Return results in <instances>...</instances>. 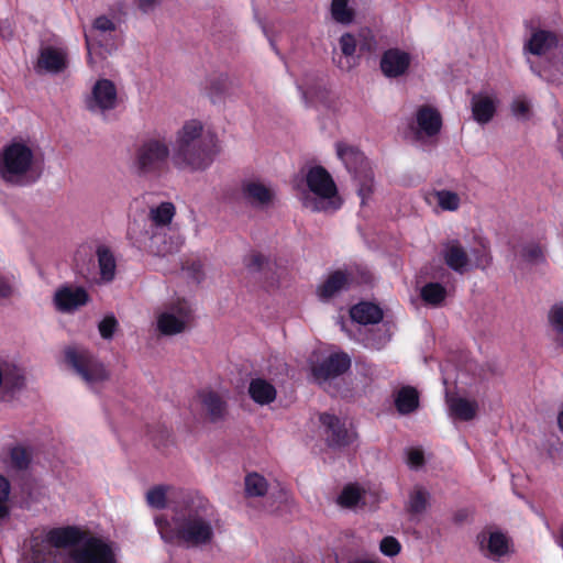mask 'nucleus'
<instances>
[{
	"instance_id": "1",
	"label": "nucleus",
	"mask_w": 563,
	"mask_h": 563,
	"mask_svg": "<svg viewBox=\"0 0 563 563\" xmlns=\"http://www.w3.org/2000/svg\"><path fill=\"white\" fill-rule=\"evenodd\" d=\"M29 563H118L110 543L82 538L76 527L54 528L31 538Z\"/></svg>"
},
{
	"instance_id": "2",
	"label": "nucleus",
	"mask_w": 563,
	"mask_h": 563,
	"mask_svg": "<svg viewBox=\"0 0 563 563\" xmlns=\"http://www.w3.org/2000/svg\"><path fill=\"white\" fill-rule=\"evenodd\" d=\"M180 500L175 507L173 521L157 517L155 525L167 542L175 540L188 547H200L211 543L214 537V514L210 503L192 493H180Z\"/></svg>"
},
{
	"instance_id": "3",
	"label": "nucleus",
	"mask_w": 563,
	"mask_h": 563,
	"mask_svg": "<svg viewBox=\"0 0 563 563\" xmlns=\"http://www.w3.org/2000/svg\"><path fill=\"white\" fill-rule=\"evenodd\" d=\"M216 137L205 130L203 123L197 119L184 122L176 132L173 165L181 170H202L213 161Z\"/></svg>"
},
{
	"instance_id": "4",
	"label": "nucleus",
	"mask_w": 563,
	"mask_h": 563,
	"mask_svg": "<svg viewBox=\"0 0 563 563\" xmlns=\"http://www.w3.org/2000/svg\"><path fill=\"white\" fill-rule=\"evenodd\" d=\"M42 155L30 139L14 137L0 151V179L12 186H26L40 176Z\"/></svg>"
},
{
	"instance_id": "5",
	"label": "nucleus",
	"mask_w": 563,
	"mask_h": 563,
	"mask_svg": "<svg viewBox=\"0 0 563 563\" xmlns=\"http://www.w3.org/2000/svg\"><path fill=\"white\" fill-rule=\"evenodd\" d=\"M295 188L302 206L311 211H334L342 205L336 185L323 167H311Z\"/></svg>"
},
{
	"instance_id": "6",
	"label": "nucleus",
	"mask_w": 563,
	"mask_h": 563,
	"mask_svg": "<svg viewBox=\"0 0 563 563\" xmlns=\"http://www.w3.org/2000/svg\"><path fill=\"white\" fill-rule=\"evenodd\" d=\"M170 148L164 137L147 136L133 150L131 170L141 178L158 179L169 173Z\"/></svg>"
},
{
	"instance_id": "7",
	"label": "nucleus",
	"mask_w": 563,
	"mask_h": 563,
	"mask_svg": "<svg viewBox=\"0 0 563 563\" xmlns=\"http://www.w3.org/2000/svg\"><path fill=\"white\" fill-rule=\"evenodd\" d=\"M336 154L347 170L353 174L357 194L362 203H365L374 187L373 172L367 159L357 148L342 142L336 144Z\"/></svg>"
},
{
	"instance_id": "8",
	"label": "nucleus",
	"mask_w": 563,
	"mask_h": 563,
	"mask_svg": "<svg viewBox=\"0 0 563 563\" xmlns=\"http://www.w3.org/2000/svg\"><path fill=\"white\" fill-rule=\"evenodd\" d=\"M64 354L66 363L89 386L93 387L109 379V372L103 363L88 350L80 346H68Z\"/></svg>"
},
{
	"instance_id": "9",
	"label": "nucleus",
	"mask_w": 563,
	"mask_h": 563,
	"mask_svg": "<svg viewBox=\"0 0 563 563\" xmlns=\"http://www.w3.org/2000/svg\"><path fill=\"white\" fill-rule=\"evenodd\" d=\"M115 25L107 16H99L95 20L92 27L86 33V46L88 51V64L97 68L106 59L107 55L114 49L112 32Z\"/></svg>"
},
{
	"instance_id": "10",
	"label": "nucleus",
	"mask_w": 563,
	"mask_h": 563,
	"mask_svg": "<svg viewBox=\"0 0 563 563\" xmlns=\"http://www.w3.org/2000/svg\"><path fill=\"white\" fill-rule=\"evenodd\" d=\"M350 366L351 358L344 352L329 354L313 352L310 357L311 375L313 380L321 386L344 374Z\"/></svg>"
},
{
	"instance_id": "11",
	"label": "nucleus",
	"mask_w": 563,
	"mask_h": 563,
	"mask_svg": "<svg viewBox=\"0 0 563 563\" xmlns=\"http://www.w3.org/2000/svg\"><path fill=\"white\" fill-rule=\"evenodd\" d=\"M68 66V52L62 43L42 44L35 69L37 73L59 74Z\"/></svg>"
},
{
	"instance_id": "12",
	"label": "nucleus",
	"mask_w": 563,
	"mask_h": 563,
	"mask_svg": "<svg viewBox=\"0 0 563 563\" xmlns=\"http://www.w3.org/2000/svg\"><path fill=\"white\" fill-rule=\"evenodd\" d=\"M558 45V36L549 30L537 26L529 27V34L523 43V54L530 62L529 56H545Z\"/></svg>"
},
{
	"instance_id": "13",
	"label": "nucleus",
	"mask_w": 563,
	"mask_h": 563,
	"mask_svg": "<svg viewBox=\"0 0 563 563\" xmlns=\"http://www.w3.org/2000/svg\"><path fill=\"white\" fill-rule=\"evenodd\" d=\"M477 542L481 553L487 559L500 561L501 558L509 553L510 541L500 531L485 529L478 533Z\"/></svg>"
},
{
	"instance_id": "14",
	"label": "nucleus",
	"mask_w": 563,
	"mask_h": 563,
	"mask_svg": "<svg viewBox=\"0 0 563 563\" xmlns=\"http://www.w3.org/2000/svg\"><path fill=\"white\" fill-rule=\"evenodd\" d=\"M320 422L324 428L325 439L330 446H345L356 438L354 430L347 429L345 422L333 415L322 413Z\"/></svg>"
},
{
	"instance_id": "15",
	"label": "nucleus",
	"mask_w": 563,
	"mask_h": 563,
	"mask_svg": "<svg viewBox=\"0 0 563 563\" xmlns=\"http://www.w3.org/2000/svg\"><path fill=\"white\" fill-rule=\"evenodd\" d=\"M119 103L118 89L113 81L102 78L96 81L91 90L89 108L91 110H112Z\"/></svg>"
},
{
	"instance_id": "16",
	"label": "nucleus",
	"mask_w": 563,
	"mask_h": 563,
	"mask_svg": "<svg viewBox=\"0 0 563 563\" xmlns=\"http://www.w3.org/2000/svg\"><path fill=\"white\" fill-rule=\"evenodd\" d=\"M53 300L59 312L71 313L88 302L89 295L82 287L63 286L55 291Z\"/></svg>"
},
{
	"instance_id": "17",
	"label": "nucleus",
	"mask_w": 563,
	"mask_h": 563,
	"mask_svg": "<svg viewBox=\"0 0 563 563\" xmlns=\"http://www.w3.org/2000/svg\"><path fill=\"white\" fill-rule=\"evenodd\" d=\"M353 283V273L346 269H336L325 277L317 287V296L320 300L325 301L349 289Z\"/></svg>"
},
{
	"instance_id": "18",
	"label": "nucleus",
	"mask_w": 563,
	"mask_h": 563,
	"mask_svg": "<svg viewBox=\"0 0 563 563\" xmlns=\"http://www.w3.org/2000/svg\"><path fill=\"white\" fill-rule=\"evenodd\" d=\"M24 386L22 371L7 361H0V400H9Z\"/></svg>"
},
{
	"instance_id": "19",
	"label": "nucleus",
	"mask_w": 563,
	"mask_h": 563,
	"mask_svg": "<svg viewBox=\"0 0 563 563\" xmlns=\"http://www.w3.org/2000/svg\"><path fill=\"white\" fill-rule=\"evenodd\" d=\"M197 402L200 410L211 422L222 421L227 416V402L217 391L202 389L197 394Z\"/></svg>"
},
{
	"instance_id": "20",
	"label": "nucleus",
	"mask_w": 563,
	"mask_h": 563,
	"mask_svg": "<svg viewBox=\"0 0 563 563\" xmlns=\"http://www.w3.org/2000/svg\"><path fill=\"white\" fill-rule=\"evenodd\" d=\"M499 99L495 92L479 91L471 100L472 114L479 124H486L494 118Z\"/></svg>"
},
{
	"instance_id": "21",
	"label": "nucleus",
	"mask_w": 563,
	"mask_h": 563,
	"mask_svg": "<svg viewBox=\"0 0 563 563\" xmlns=\"http://www.w3.org/2000/svg\"><path fill=\"white\" fill-rule=\"evenodd\" d=\"M411 58L407 52L398 48L386 51L380 59V68L386 77L394 78L404 75L409 68Z\"/></svg>"
},
{
	"instance_id": "22",
	"label": "nucleus",
	"mask_w": 563,
	"mask_h": 563,
	"mask_svg": "<svg viewBox=\"0 0 563 563\" xmlns=\"http://www.w3.org/2000/svg\"><path fill=\"white\" fill-rule=\"evenodd\" d=\"M416 122V134L418 139L437 135L442 125L441 115L438 110L427 106L421 107L417 111Z\"/></svg>"
},
{
	"instance_id": "23",
	"label": "nucleus",
	"mask_w": 563,
	"mask_h": 563,
	"mask_svg": "<svg viewBox=\"0 0 563 563\" xmlns=\"http://www.w3.org/2000/svg\"><path fill=\"white\" fill-rule=\"evenodd\" d=\"M380 320L382 319H339L338 323L351 338L369 343L372 341L369 333Z\"/></svg>"
},
{
	"instance_id": "24",
	"label": "nucleus",
	"mask_w": 563,
	"mask_h": 563,
	"mask_svg": "<svg viewBox=\"0 0 563 563\" xmlns=\"http://www.w3.org/2000/svg\"><path fill=\"white\" fill-rule=\"evenodd\" d=\"M442 254L445 264L457 273H465L473 267L465 250L457 241L446 243Z\"/></svg>"
},
{
	"instance_id": "25",
	"label": "nucleus",
	"mask_w": 563,
	"mask_h": 563,
	"mask_svg": "<svg viewBox=\"0 0 563 563\" xmlns=\"http://www.w3.org/2000/svg\"><path fill=\"white\" fill-rule=\"evenodd\" d=\"M394 402L400 415H409L419 407V394L412 386H404L394 394Z\"/></svg>"
},
{
	"instance_id": "26",
	"label": "nucleus",
	"mask_w": 563,
	"mask_h": 563,
	"mask_svg": "<svg viewBox=\"0 0 563 563\" xmlns=\"http://www.w3.org/2000/svg\"><path fill=\"white\" fill-rule=\"evenodd\" d=\"M478 409L476 400H470L463 397H452L449 399L450 415L463 421H470L475 418Z\"/></svg>"
},
{
	"instance_id": "27",
	"label": "nucleus",
	"mask_w": 563,
	"mask_h": 563,
	"mask_svg": "<svg viewBox=\"0 0 563 563\" xmlns=\"http://www.w3.org/2000/svg\"><path fill=\"white\" fill-rule=\"evenodd\" d=\"M245 197L256 205H267L274 198V190L260 180H250L243 187Z\"/></svg>"
},
{
	"instance_id": "28",
	"label": "nucleus",
	"mask_w": 563,
	"mask_h": 563,
	"mask_svg": "<svg viewBox=\"0 0 563 563\" xmlns=\"http://www.w3.org/2000/svg\"><path fill=\"white\" fill-rule=\"evenodd\" d=\"M249 394L251 398L260 405H268L276 398L275 387L265 379H252L249 386Z\"/></svg>"
},
{
	"instance_id": "29",
	"label": "nucleus",
	"mask_w": 563,
	"mask_h": 563,
	"mask_svg": "<svg viewBox=\"0 0 563 563\" xmlns=\"http://www.w3.org/2000/svg\"><path fill=\"white\" fill-rule=\"evenodd\" d=\"M428 205H437L443 211H455L459 209L461 199L457 194L450 190H435L426 195Z\"/></svg>"
},
{
	"instance_id": "30",
	"label": "nucleus",
	"mask_w": 563,
	"mask_h": 563,
	"mask_svg": "<svg viewBox=\"0 0 563 563\" xmlns=\"http://www.w3.org/2000/svg\"><path fill=\"white\" fill-rule=\"evenodd\" d=\"M99 264L100 279L111 282L115 276L117 263L113 253L106 245H99L96 251Z\"/></svg>"
},
{
	"instance_id": "31",
	"label": "nucleus",
	"mask_w": 563,
	"mask_h": 563,
	"mask_svg": "<svg viewBox=\"0 0 563 563\" xmlns=\"http://www.w3.org/2000/svg\"><path fill=\"white\" fill-rule=\"evenodd\" d=\"M429 492L422 486H415L409 494L407 510L415 516L422 515L429 506Z\"/></svg>"
},
{
	"instance_id": "32",
	"label": "nucleus",
	"mask_w": 563,
	"mask_h": 563,
	"mask_svg": "<svg viewBox=\"0 0 563 563\" xmlns=\"http://www.w3.org/2000/svg\"><path fill=\"white\" fill-rule=\"evenodd\" d=\"M245 494L247 497H263L268 490L266 478L258 473H251L244 479Z\"/></svg>"
},
{
	"instance_id": "33",
	"label": "nucleus",
	"mask_w": 563,
	"mask_h": 563,
	"mask_svg": "<svg viewBox=\"0 0 563 563\" xmlns=\"http://www.w3.org/2000/svg\"><path fill=\"white\" fill-rule=\"evenodd\" d=\"M175 216V206L172 202H162L150 210V219L156 227L168 225Z\"/></svg>"
},
{
	"instance_id": "34",
	"label": "nucleus",
	"mask_w": 563,
	"mask_h": 563,
	"mask_svg": "<svg viewBox=\"0 0 563 563\" xmlns=\"http://www.w3.org/2000/svg\"><path fill=\"white\" fill-rule=\"evenodd\" d=\"M331 16L341 24H349L354 19V10L349 4V0H332Z\"/></svg>"
},
{
	"instance_id": "35",
	"label": "nucleus",
	"mask_w": 563,
	"mask_h": 563,
	"mask_svg": "<svg viewBox=\"0 0 563 563\" xmlns=\"http://www.w3.org/2000/svg\"><path fill=\"white\" fill-rule=\"evenodd\" d=\"M420 295L426 303L438 306L444 300L446 290L438 283H429L421 288Z\"/></svg>"
},
{
	"instance_id": "36",
	"label": "nucleus",
	"mask_w": 563,
	"mask_h": 563,
	"mask_svg": "<svg viewBox=\"0 0 563 563\" xmlns=\"http://www.w3.org/2000/svg\"><path fill=\"white\" fill-rule=\"evenodd\" d=\"M189 327L187 319H157L156 330L162 335H175Z\"/></svg>"
},
{
	"instance_id": "37",
	"label": "nucleus",
	"mask_w": 563,
	"mask_h": 563,
	"mask_svg": "<svg viewBox=\"0 0 563 563\" xmlns=\"http://www.w3.org/2000/svg\"><path fill=\"white\" fill-rule=\"evenodd\" d=\"M516 255L522 263L534 264L543 260V251L539 244L529 243L520 245L516 250Z\"/></svg>"
},
{
	"instance_id": "38",
	"label": "nucleus",
	"mask_w": 563,
	"mask_h": 563,
	"mask_svg": "<svg viewBox=\"0 0 563 563\" xmlns=\"http://www.w3.org/2000/svg\"><path fill=\"white\" fill-rule=\"evenodd\" d=\"M339 44H340L342 54L346 58V64L345 65L341 64L340 66L342 68L349 69L355 64L354 56H355V52H356L357 42L352 34L345 33L340 37Z\"/></svg>"
},
{
	"instance_id": "39",
	"label": "nucleus",
	"mask_w": 563,
	"mask_h": 563,
	"mask_svg": "<svg viewBox=\"0 0 563 563\" xmlns=\"http://www.w3.org/2000/svg\"><path fill=\"white\" fill-rule=\"evenodd\" d=\"M385 311L374 302L363 301L353 306L350 310V317H383Z\"/></svg>"
},
{
	"instance_id": "40",
	"label": "nucleus",
	"mask_w": 563,
	"mask_h": 563,
	"mask_svg": "<svg viewBox=\"0 0 563 563\" xmlns=\"http://www.w3.org/2000/svg\"><path fill=\"white\" fill-rule=\"evenodd\" d=\"M362 498L361 489L355 485H347L338 497V504L342 507L351 508L358 504Z\"/></svg>"
},
{
	"instance_id": "41",
	"label": "nucleus",
	"mask_w": 563,
	"mask_h": 563,
	"mask_svg": "<svg viewBox=\"0 0 563 563\" xmlns=\"http://www.w3.org/2000/svg\"><path fill=\"white\" fill-rule=\"evenodd\" d=\"M168 487L155 486L150 489L146 494L147 504L156 509H163L166 507Z\"/></svg>"
},
{
	"instance_id": "42",
	"label": "nucleus",
	"mask_w": 563,
	"mask_h": 563,
	"mask_svg": "<svg viewBox=\"0 0 563 563\" xmlns=\"http://www.w3.org/2000/svg\"><path fill=\"white\" fill-rule=\"evenodd\" d=\"M11 464L19 470H24L30 463V455L22 446H15L10 452Z\"/></svg>"
},
{
	"instance_id": "43",
	"label": "nucleus",
	"mask_w": 563,
	"mask_h": 563,
	"mask_svg": "<svg viewBox=\"0 0 563 563\" xmlns=\"http://www.w3.org/2000/svg\"><path fill=\"white\" fill-rule=\"evenodd\" d=\"M511 111L518 119H528L530 115V103L526 98L518 97L511 103Z\"/></svg>"
},
{
	"instance_id": "44",
	"label": "nucleus",
	"mask_w": 563,
	"mask_h": 563,
	"mask_svg": "<svg viewBox=\"0 0 563 563\" xmlns=\"http://www.w3.org/2000/svg\"><path fill=\"white\" fill-rule=\"evenodd\" d=\"M191 312V306L188 301L184 299H177V301L173 305L172 311L162 313L159 317H187Z\"/></svg>"
},
{
	"instance_id": "45",
	"label": "nucleus",
	"mask_w": 563,
	"mask_h": 563,
	"mask_svg": "<svg viewBox=\"0 0 563 563\" xmlns=\"http://www.w3.org/2000/svg\"><path fill=\"white\" fill-rule=\"evenodd\" d=\"M379 548L388 556L397 555L400 552V543L394 537H385L380 541Z\"/></svg>"
},
{
	"instance_id": "46",
	"label": "nucleus",
	"mask_w": 563,
	"mask_h": 563,
	"mask_svg": "<svg viewBox=\"0 0 563 563\" xmlns=\"http://www.w3.org/2000/svg\"><path fill=\"white\" fill-rule=\"evenodd\" d=\"M117 319H101L99 322V332L103 339L112 338L115 329H117Z\"/></svg>"
},
{
	"instance_id": "47",
	"label": "nucleus",
	"mask_w": 563,
	"mask_h": 563,
	"mask_svg": "<svg viewBox=\"0 0 563 563\" xmlns=\"http://www.w3.org/2000/svg\"><path fill=\"white\" fill-rule=\"evenodd\" d=\"M407 462L411 467H419L424 462V456L422 451L418 449H410L407 453Z\"/></svg>"
},
{
	"instance_id": "48",
	"label": "nucleus",
	"mask_w": 563,
	"mask_h": 563,
	"mask_svg": "<svg viewBox=\"0 0 563 563\" xmlns=\"http://www.w3.org/2000/svg\"><path fill=\"white\" fill-rule=\"evenodd\" d=\"M551 329L554 333V339L561 345H563V319H550Z\"/></svg>"
},
{
	"instance_id": "49",
	"label": "nucleus",
	"mask_w": 563,
	"mask_h": 563,
	"mask_svg": "<svg viewBox=\"0 0 563 563\" xmlns=\"http://www.w3.org/2000/svg\"><path fill=\"white\" fill-rule=\"evenodd\" d=\"M13 292V285L5 278L0 277V298L11 296Z\"/></svg>"
},
{
	"instance_id": "50",
	"label": "nucleus",
	"mask_w": 563,
	"mask_h": 563,
	"mask_svg": "<svg viewBox=\"0 0 563 563\" xmlns=\"http://www.w3.org/2000/svg\"><path fill=\"white\" fill-rule=\"evenodd\" d=\"M10 494V483L9 481L0 475V501H7Z\"/></svg>"
},
{
	"instance_id": "51",
	"label": "nucleus",
	"mask_w": 563,
	"mask_h": 563,
	"mask_svg": "<svg viewBox=\"0 0 563 563\" xmlns=\"http://www.w3.org/2000/svg\"><path fill=\"white\" fill-rule=\"evenodd\" d=\"M140 10L143 12L152 11L159 2V0H135Z\"/></svg>"
},
{
	"instance_id": "52",
	"label": "nucleus",
	"mask_w": 563,
	"mask_h": 563,
	"mask_svg": "<svg viewBox=\"0 0 563 563\" xmlns=\"http://www.w3.org/2000/svg\"><path fill=\"white\" fill-rule=\"evenodd\" d=\"M265 262V258L260 255V254H254L251 256L250 258V264L249 266L252 268V269H260L263 265V263Z\"/></svg>"
},
{
	"instance_id": "53",
	"label": "nucleus",
	"mask_w": 563,
	"mask_h": 563,
	"mask_svg": "<svg viewBox=\"0 0 563 563\" xmlns=\"http://www.w3.org/2000/svg\"><path fill=\"white\" fill-rule=\"evenodd\" d=\"M490 262V258L486 252V250L483 251V254L476 260L475 267H486Z\"/></svg>"
},
{
	"instance_id": "54",
	"label": "nucleus",
	"mask_w": 563,
	"mask_h": 563,
	"mask_svg": "<svg viewBox=\"0 0 563 563\" xmlns=\"http://www.w3.org/2000/svg\"><path fill=\"white\" fill-rule=\"evenodd\" d=\"M549 317H563V302H559L552 306Z\"/></svg>"
},
{
	"instance_id": "55",
	"label": "nucleus",
	"mask_w": 563,
	"mask_h": 563,
	"mask_svg": "<svg viewBox=\"0 0 563 563\" xmlns=\"http://www.w3.org/2000/svg\"><path fill=\"white\" fill-rule=\"evenodd\" d=\"M4 503L5 501H0V519H3L9 515V508Z\"/></svg>"
},
{
	"instance_id": "56",
	"label": "nucleus",
	"mask_w": 563,
	"mask_h": 563,
	"mask_svg": "<svg viewBox=\"0 0 563 563\" xmlns=\"http://www.w3.org/2000/svg\"><path fill=\"white\" fill-rule=\"evenodd\" d=\"M558 424L560 430L563 432V411L558 416Z\"/></svg>"
},
{
	"instance_id": "57",
	"label": "nucleus",
	"mask_w": 563,
	"mask_h": 563,
	"mask_svg": "<svg viewBox=\"0 0 563 563\" xmlns=\"http://www.w3.org/2000/svg\"><path fill=\"white\" fill-rule=\"evenodd\" d=\"M560 146H561V153L563 155V134L559 137Z\"/></svg>"
}]
</instances>
